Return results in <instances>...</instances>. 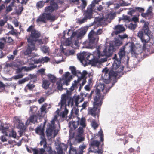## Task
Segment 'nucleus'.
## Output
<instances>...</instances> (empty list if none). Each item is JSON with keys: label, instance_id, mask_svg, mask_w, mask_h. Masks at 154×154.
Masks as SVG:
<instances>
[{"label": "nucleus", "instance_id": "1", "mask_svg": "<svg viewBox=\"0 0 154 154\" xmlns=\"http://www.w3.org/2000/svg\"><path fill=\"white\" fill-rule=\"evenodd\" d=\"M78 82L76 81H74V83L69 88V90L67 91L66 94L61 95V100L58 103V105L62 111L59 114L60 110L58 109L56 112L57 115H55L54 119L51 121V122L48 123L46 132L48 137L51 138L53 136L54 137L57 134L59 131L55 127V122L57 121L59 117L60 119H64L67 116L69 112L68 107H69L70 102L72 100V98L70 96L72 94V92L77 88Z\"/></svg>", "mask_w": 154, "mask_h": 154}, {"label": "nucleus", "instance_id": "2", "mask_svg": "<svg viewBox=\"0 0 154 154\" xmlns=\"http://www.w3.org/2000/svg\"><path fill=\"white\" fill-rule=\"evenodd\" d=\"M96 89V95L94 99V107L88 109V114L94 116H96L99 107L102 104V101L104 95L108 91L106 89H105V85L103 84L98 85Z\"/></svg>", "mask_w": 154, "mask_h": 154}, {"label": "nucleus", "instance_id": "3", "mask_svg": "<svg viewBox=\"0 0 154 154\" xmlns=\"http://www.w3.org/2000/svg\"><path fill=\"white\" fill-rule=\"evenodd\" d=\"M114 47L112 46H110L108 50V51H106V48L104 49L102 53L101 52L103 49L102 47L100 46L96 48V50L93 53V54L88 53L86 52L85 59L86 62L85 65H87L88 64H94L97 63L96 57L100 58V57L106 56H110L113 53L114 51Z\"/></svg>", "mask_w": 154, "mask_h": 154}, {"label": "nucleus", "instance_id": "4", "mask_svg": "<svg viewBox=\"0 0 154 154\" xmlns=\"http://www.w3.org/2000/svg\"><path fill=\"white\" fill-rule=\"evenodd\" d=\"M99 39V36L96 34V32L92 30L88 35L89 42L85 41L83 42V44L86 45L87 48H92L96 45Z\"/></svg>", "mask_w": 154, "mask_h": 154}, {"label": "nucleus", "instance_id": "5", "mask_svg": "<svg viewBox=\"0 0 154 154\" xmlns=\"http://www.w3.org/2000/svg\"><path fill=\"white\" fill-rule=\"evenodd\" d=\"M113 59H114V62L111 67L112 69L109 72L112 73L114 77H116L118 73L123 71V67L120 65V60L118 58L116 54H115Z\"/></svg>", "mask_w": 154, "mask_h": 154}, {"label": "nucleus", "instance_id": "6", "mask_svg": "<svg viewBox=\"0 0 154 154\" xmlns=\"http://www.w3.org/2000/svg\"><path fill=\"white\" fill-rule=\"evenodd\" d=\"M72 79L71 75L69 72H66L63 75L62 78H57L56 84L58 90L61 91L63 89V84H65L67 85H69L70 81Z\"/></svg>", "mask_w": 154, "mask_h": 154}, {"label": "nucleus", "instance_id": "7", "mask_svg": "<svg viewBox=\"0 0 154 154\" xmlns=\"http://www.w3.org/2000/svg\"><path fill=\"white\" fill-rule=\"evenodd\" d=\"M27 31L31 32L30 37L27 39L28 43H29L30 45L32 44H35L37 39L39 38L40 36V32L34 29L33 26L32 25L30 26L28 28Z\"/></svg>", "mask_w": 154, "mask_h": 154}, {"label": "nucleus", "instance_id": "8", "mask_svg": "<svg viewBox=\"0 0 154 154\" xmlns=\"http://www.w3.org/2000/svg\"><path fill=\"white\" fill-rule=\"evenodd\" d=\"M122 47L124 48V50L126 49H128L129 51L132 54H137L140 53L137 50V48L135 47L134 44L133 42H128Z\"/></svg>", "mask_w": 154, "mask_h": 154}, {"label": "nucleus", "instance_id": "9", "mask_svg": "<svg viewBox=\"0 0 154 154\" xmlns=\"http://www.w3.org/2000/svg\"><path fill=\"white\" fill-rule=\"evenodd\" d=\"M103 74L104 75L103 78L104 79V82L107 84H109L110 82V79L112 78H115L112 73L110 72L109 70L107 68H105L102 70Z\"/></svg>", "mask_w": 154, "mask_h": 154}, {"label": "nucleus", "instance_id": "10", "mask_svg": "<svg viewBox=\"0 0 154 154\" xmlns=\"http://www.w3.org/2000/svg\"><path fill=\"white\" fill-rule=\"evenodd\" d=\"M84 128L83 127H80L78 129L75 137V140L79 143H80L84 140L85 138L83 136Z\"/></svg>", "mask_w": 154, "mask_h": 154}, {"label": "nucleus", "instance_id": "11", "mask_svg": "<svg viewBox=\"0 0 154 154\" xmlns=\"http://www.w3.org/2000/svg\"><path fill=\"white\" fill-rule=\"evenodd\" d=\"M70 68L73 74L77 75L78 80L84 78L87 74V72L85 70L83 71L82 73L79 71L76 72L75 68L73 66L70 67Z\"/></svg>", "mask_w": 154, "mask_h": 154}, {"label": "nucleus", "instance_id": "12", "mask_svg": "<svg viewBox=\"0 0 154 154\" xmlns=\"http://www.w3.org/2000/svg\"><path fill=\"white\" fill-rule=\"evenodd\" d=\"M55 0L51 1L50 5L45 8V12L47 13L52 12L54 10L58 8L57 5L54 2Z\"/></svg>", "mask_w": 154, "mask_h": 154}, {"label": "nucleus", "instance_id": "13", "mask_svg": "<svg viewBox=\"0 0 154 154\" xmlns=\"http://www.w3.org/2000/svg\"><path fill=\"white\" fill-rule=\"evenodd\" d=\"M137 36L141 40L143 44L147 42L150 39L149 36L146 34L144 35L143 31H139L137 33Z\"/></svg>", "mask_w": 154, "mask_h": 154}, {"label": "nucleus", "instance_id": "14", "mask_svg": "<svg viewBox=\"0 0 154 154\" xmlns=\"http://www.w3.org/2000/svg\"><path fill=\"white\" fill-rule=\"evenodd\" d=\"M31 60L32 61V63H47L49 60L50 58L47 57H45L38 59H35L34 57H32L31 58Z\"/></svg>", "mask_w": 154, "mask_h": 154}, {"label": "nucleus", "instance_id": "15", "mask_svg": "<svg viewBox=\"0 0 154 154\" xmlns=\"http://www.w3.org/2000/svg\"><path fill=\"white\" fill-rule=\"evenodd\" d=\"M114 29L115 31L112 33V35H113L114 34L117 35L125 30V28L121 25H119L115 26L114 28Z\"/></svg>", "mask_w": 154, "mask_h": 154}, {"label": "nucleus", "instance_id": "16", "mask_svg": "<svg viewBox=\"0 0 154 154\" xmlns=\"http://www.w3.org/2000/svg\"><path fill=\"white\" fill-rule=\"evenodd\" d=\"M153 9V7L152 6H150L148 8L146 13H142L141 14V16L145 18L146 19H149L152 17V13Z\"/></svg>", "mask_w": 154, "mask_h": 154}, {"label": "nucleus", "instance_id": "17", "mask_svg": "<svg viewBox=\"0 0 154 154\" xmlns=\"http://www.w3.org/2000/svg\"><path fill=\"white\" fill-rule=\"evenodd\" d=\"M94 8L90 6L87 9V11L86 12L85 17L88 19H91L93 17V14L94 12L95 11L94 10Z\"/></svg>", "mask_w": 154, "mask_h": 154}, {"label": "nucleus", "instance_id": "18", "mask_svg": "<svg viewBox=\"0 0 154 154\" xmlns=\"http://www.w3.org/2000/svg\"><path fill=\"white\" fill-rule=\"evenodd\" d=\"M99 144L100 143L98 141L94 140L92 141L91 142L90 148L91 152H95L94 149H95V150H97Z\"/></svg>", "mask_w": 154, "mask_h": 154}, {"label": "nucleus", "instance_id": "19", "mask_svg": "<svg viewBox=\"0 0 154 154\" xmlns=\"http://www.w3.org/2000/svg\"><path fill=\"white\" fill-rule=\"evenodd\" d=\"M34 50H36V49L35 47V44H32L30 45L29 43H28V48L24 52V54L26 55H29L31 53L32 51Z\"/></svg>", "mask_w": 154, "mask_h": 154}, {"label": "nucleus", "instance_id": "20", "mask_svg": "<svg viewBox=\"0 0 154 154\" xmlns=\"http://www.w3.org/2000/svg\"><path fill=\"white\" fill-rule=\"evenodd\" d=\"M47 14L43 13L40 15L37 19L36 21L37 23L42 22L45 23L47 20Z\"/></svg>", "mask_w": 154, "mask_h": 154}, {"label": "nucleus", "instance_id": "21", "mask_svg": "<svg viewBox=\"0 0 154 154\" xmlns=\"http://www.w3.org/2000/svg\"><path fill=\"white\" fill-rule=\"evenodd\" d=\"M86 52H83L82 53L78 54H77V57L80 61L83 63H85L86 60L85 59Z\"/></svg>", "mask_w": 154, "mask_h": 154}, {"label": "nucleus", "instance_id": "22", "mask_svg": "<svg viewBox=\"0 0 154 154\" xmlns=\"http://www.w3.org/2000/svg\"><path fill=\"white\" fill-rule=\"evenodd\" d=\"M144 23V25L143 27V30L146 35L149 36L151 31L149 30L148 27L149 23L147 22H145Z\"/></svg>", "mask_w": 154, "mask_h": 154}, {"label": "nucleus", "instance_id": "23", "mask_svg": "<svg viewBox=\"0 0 154 154\" xmlns=\"http://www.w3.org/2000/svg\"><path fill=\"white\" fill-rule=\"evenodd\" d=\"M44 126L41 125L38 127L35 131L36 133L41 135V138H43L44 135Z\"/></svg>", "mask_w": 154, "mask_h": 154}, {"label": "nucleus", "instance_id": "24", "mask_svg": "<svg viewBox=\"0 0 154 154\" xmlns=\"http://www.w3.org/2000/svg\"><path fill=\"white\" fill-rule=\"evenodd\" d=\"M36 67L35 66H32L30 67H26V66H23L21 68H18L17 69V72H20L23 70H24V71H30L32 70L34 68H35Z\"/></svg>", "mask_w": 154, "mask_h": 154}, {"label": "nucleus", "instance_id": "25", "mask_svg": "<svg viewBox=\"0 0 154 154\" xmlns=\"http://www.w3.org/2000/svg\"><path fill=\"white\" fill-rule=\"evenodd\" d=\"M37 117L36 115H32L29 118V120L28 119L26 122V125H28L30 122H31L33 123H35L37 122Z\"/></svg>", "mask_w": 154, "mask_h": 154}, {"label": "nucleus", "instance_id": "26", "mask_svg": "<svg viewBox=\"0 0 154 154\" xmlns=\"http://www.w3.org/2000/svg\"><path fill=\"white\" fill-rule=\"evenodd\" d=\"M80 99V97L79 96H75L73 99H72V100L70 102L71 106H72L73 105L74 102H75V106H78V104L79 103V100Z\"/></svg>", "mask_w": 154, "mask_h": 154}, {"label": "nucleus", "instance_id": "27", "mask_svg": "<svg viewBox=\"0 0 154 154\" xmlns=\"http://www.w3.org/2000/svg\"><path fill=\"white\" fill-rule=\"evenodd\" d=\"M78 125V122L77 121H73L70 122L69 123V126L71 130L75 129Z\"/></svg>", "mask_w": 154, "mask_h": 154}, {"label": "nucleus", "instance_id": "28", "mask_svg": "<svg viewBox=\"0 0 154 154\" xmlns=\"http://www.w3.org/2000/svg\"><path fill=\"white\" fill-rule=\"evenodd\" d=\"M78 118V120L77 122H78V125L79 124L82 127L85 128L86 126L85 118L84 117H82L81 119Z\"/></svg>", "mask_w": 154, "mask_h": 154}, {"label": "nucleus", "instance_id": "29", "mask_svg": "<svg viewBox=\"0 0 154 154\" xmlns=\"http://www.w3.org/2000/svg\"><path fill=\"white\" fill-rule=\"evenodd\" d=\"M85 32L83 29L80 30L77 34V38L78 39H81L85 34Z\"/></svg>", "mask_w": 154, "mask_h": 154}, {"label": "nucleus", "instance_id": "30", "mask_svg": "<svg viewBox=\"0 0 154 154\" xmlns=\"http://www.w3.org/2000/svg\"><path fill=\"white\" fill-rule=\"evenodd\" d=\"M50 85V82L48 80L46 79L43 80L42 86L43 88L47 89L49 87Z\"/></svg>", "mask_w": 154, "mask_h": 154}, {"label": "nucleus", "instance_id": "31", "mask_svg": "<svg viewBox=\"0 0 154 154\" xmlns=\"http://www.w3.org/2000/svg\"><path fill=\"white\" fill-rule=\"evenodd\" d=\"M125 51L124 48L122 47L120 49V51L118 53L120 59V60L123 58H124L125 57Z\"/></svg>", "mask_w": 154, "mask_h": 154}, {"label": "nucleus", "instance_id": "32", "mask_svg": "<svg viewBox=\"0 0 154 154\" xmlns=\"http://www.w3.org/2000/svg\"><path fill=\"white\" fill-rule=\"evenodd\" d=\"M47 76L50 81L52 83H55L57 80V81L56 77L53 75L49 74L47 75Z\"/></svg>", "mask_w": 154, "mask_h": 154}, {"label": "nucleus", "instance_id": "33", "mask_svg": "<svg viewBox=\"0 0 154 154\" xmlns=\"http://www.w3.org/2000/svg\"><path fill=\"white\" fill-rule=\"evenodd\" d=\"M5 66H6V67H7L8 68L10 69H11V68L14 67H18V66L15 64V63L14 62H11L10 63H6L5 64Z\"/></svg>", "mask_w": 154, "mask_h": 154}, {"label": "nucleus", "instance_id": "34", "mask_svg": "<svg viewBox=\"0 0 154 154\" xmlns=\"http://www.w3.org/2000/svg\"><path fill=\"white\" fill-rule=\"evenodd\" d=\"M41 51L44 53H48L49 51V47L46 46H42L40 47Z\"/></svg>", "mask_w": 154, "mask_h": 154}, {"label": "nucleus", "instance_id": "35", "mask_svg": "<svg viewBox=\"0 0 154 154\" xmlns=\"http://www.w3.org/2000/svg\"><path fill=\"white\" fill-rule=\"evenodd\" d=\"M131 19L129 17L123 15L122 17L119 18V20H123L125 21L129 22L131 21Z\"/></svg>", "mask_w": 154, "mask_h": 154}, {"label": "nucleus", "instance_id": "36", "mask_svg": "<svg viewBox=\"0 0 154 154\" xmlns=\"http://www.w3.org/2000/svg\"><path fill=\"white\" fill-rule=\"evenodd\" d=\"M82 4L80 6H78V8L82 10L85 8L87 5V3L84 0H82Z\"/></svg>", "mask_w": 154, "mask_h": 154}, {"label": "nucleus", "instance_id": "37", "mask_svg": "<svg viewBox=\"0 0 154 154\" xmlns=\"http://www.w3.org/2000/svg\"><path fill=\"white\" fill-rule=\"evenodd\" d=\"M0 130H2V133L3 134H5L6 136H8V134L7 132L8 131V129L7 128L4 127L3 126H1L0 127Z\"/></svg>", "mask_w": 154, "mask_h": 154}, {"label": "nucleus", "instance_id": "38", "mask_svg": "<svg viewBox=\"0 0 154 154\" xmlns=\"http://www.w3.org/2000/svg\"><path fill=\"white\" fill-rule=\"evenodd\" d=\"M29 80V77H26L21 80H19L18 82V83L20 84H23L25 82L28 81Z\"/></svg>", "mask_w": 154, "mask_h": 154}, {"label": "nucleus", "instance_id": "39", "mask_svg": "<svg viewBox=\"0 0 154 154\" xmlns=\"http://www.w3.org/2000/svg\"><path fill=\"white\" fill-rule=\"evenodd\" d=\"M45 3L43 1H40L37 3L36 6L38 8H42L44 5Z\"/></svg>", "mask_w": 154, "mask_h": 154}, {"label": "nucleus", "instance_id": "40", "mask_svg": "<svg viewBox=\"0 0 154 154\" xmlns=\"http://www.w3.org/2000/svg\"><path fill=\"white\" fill-rule=\"evenodd\" d=\"M91 125L94 130H95L98 126V125L94 120H93L91 122Z\"/></svg>", "mask_w": 154, "mask_h": 154}, {"label": "nucleus", "instance_id": "41", "mask_svg": "<svg viewBox=\"0 0 154 154\" xmlns=\"http://www.w3.org/2000/svg\"><path fill=\"white\" fill-rule=\"evenodd\" d=\"M129 9L130 11L128 12V14L132 15V14L136 11V7L130 8Z\"/></svg>", "mask_w": 154, "mask_h": 154}, {"label": "nucleus", "instance_id": "42", "mask_svg": "<svg viewBox=\"0 0 154 154\" xmlns=\"http://www.w3.org/2000/svg\"><path fill=\"white\" fill-rule=\"evenodd\" d=\"M47 20H49L51 21H54L55 19V17L48 14H47Z\"/></svg>", "mask_w": 154, "mask_h": 154}, {"label": "nucleus", "instance_id": "43", "mask_svg": "<svg viewBox=\"0 0 154 154\" xmlns=\"http://www.w3.org/2000/svg\"><path fill=\"white\" fill-rule=\"evenodd\" d=\"M69 154H77L75 149L71 147L69 149Z\"/></svg>", "mask_w": 154, "mask_h": 154}, {"label": "nucleus", "instance_id": "44", "mask_svg": "<svg viewBox=\"0 0 154 154\" xmlns=\"http://www.w3.org/2000/svg\"><path fill=\"white\" fill-rule=\"evenodd\" d=\"M100 57L99 58H99L97 59V63H102L104 62H106L107 61V58H100Z\"/></svg>", "mask_w": 154, "mask_h": 154}, {"label": "nucleus", "instance_id": "45", "mask_svg": "<svg viewBox=\"0 0 154 154\" xmlns=\"http://www.w3.org/2000/svg\"><path fill=\"white\" fill-rule=\"evenodd\" d=\"M115 45L116 46H119L122 45V42L118 39H117L115 41Z\"/></svg>", "mask_w": 154, "mask_h": 154}, {"label": "nucleus", "instance_id": "46", "mask_svg": "<svg viewBox=\"0 0 154 154\" xmlns=\"http://www.w3.org/2000/svg\"><path fill=\"white\" fill-rule=\"evenodd\" d=\"M8 136L10 137H12L14 138H16V133L14 131L12 130L8 134Z\"/></svg>", "mask_w": 154, "mask_h": 154}, {"label": "nucleus", "instance_id": "47", "mask_svg": "<svg viewBox=\"0 0 154 154\" xmlns=\"http://www.w3.org/2000/svg\"><path fill=\"white\" fill-rule=\"evenodd\" d=\"M59 146L63 151L66 150L67 148V146L64 143L61 144Z\"/></svg>", "mask_w": 154, "mask_h": 154}, {"label": "nucleus", "instance_id": "48", "mask_svg": "<svg viewBox=\"0 0 154 154\" xmlns=\"http://www.w3.org/2000/svg\"><path fill=\"white\" fill-rule=\"evenodd\" d=\"M137 25L135 23H130L128 26V28L130 29H134L136 27Z\"/></svg>", "mask_w": 154, "mask_h": 154}, {"label": "nucleus", "instance_id": "49", "mask_svg": "<svg viewBox=\"0 0 154 154\" xmlns=\"http://www.w3.org/2000/svg\"><path fill=\"white\" fill-rule=\"evenodd\" d=\"M27 86L29 89L31 90L35 87V85L29 82L27 85Z\"/></svg>", "mask_w": 154, "mask_h": 154}, {"label": "nucleus", "instance_id": "50", "mask_svg": "<svg viewBox=\"0 0 154 154\" xmlns=\"http://www.w3.org/2000/svg\"><path fill=\"white\" fill-rule=\"evenodd\" d=\"M101 1V0H93L92 1V3L91 5L90 6L93 8H94L95 4H98V3L100 2Z\"/></svg>", "mask_w": 154, "mask_h": 154}, {"label": "nucleus", "instance_id": "51", "mask_svg": "<svg viewBox=\"0 0 154 154\" xmlns=\"http://www.w3.org/2000/svg\"><path fill=\"white\" fill-rule=\"evenodd\" d=\"M98 135L100 137L101 140L103 141V134L102 130L101 129L100 131L98 132Z\"/></svg>", "mask_w": 154, "mask_h": 154}, {"label": "nucleus", "instance_id": "52", "mask_svg": "<svg viewBox=\"0 0 154 154\" xmlns=\"http://www.w3.org/2000/svg\"><path fill=\"white\" fill-rule=\"evenodd\" d=\"M23 76L24 75L23 74H20L13 76V78L14 79L17 80L18 79L22 78Z\"/></svg>", "mask_w": 154, "mask_h": 154}, {"label": "nucleus", "instance_id": "53", "mask_svg": "<svg viewBox=\"0 0 154 154\" xmlns=\"http://www.w3.org/2000/svg\"><path fill=\"white\" fill-rule=\"evenodd\" d=\"M48 151L50 154H56V152L54 151H53L52 150L51 147V146H49L48 147Z\"/></svg>", "mask_w": 154, "mask_h": 154}, {"label": "nucleus", "instance_id": "54", "mask_svg": "<svg viewBox=\"0 0 154 154\" xmlns=\"http://www.w3.org/2000/svg\"><path fill=\"white\" fill-rule=\"evenodd\" d=\"M72 43V42L70 38H68L67 39L65 42V44L66 45H69Z\"/></svg>", "mask_w": 154, "mask_h": 154}, {"label": "nucleus", "instance_id": "55", "mask_svg": "<svg viewBox=\"0 0 154 154\" xmlns=\"http://www.w3.org/2000/svg\"><path fill=\"white\" fill-rule=\"evenodd\" d=\"M56 149L57 151V154H63V150L61 149L60 147L58 146V147H57Z\"/></svg>", "mask_w": 154, "mask_h": 154}, {"label": "nucleus", "instance_id": "56", "mask_svg": "<svg viewBox=\"0 0 154 154\" xmlns=\"http://www.w3.org/2000/svg\"><path fill=\"white\" fill-rule=\"evenodd\" d=\"M7 20L1 19L0 20V26L2 27L4 26L5 24L7 22Z\"/></svg>", "mask_w": 154, "mask_h": 154}, {"label": "nucleus", "instance_id": "57", "mask_svg": "<svg viewBox=\"0 0 154 154\" xmlns=\"http://www.w3.org/2000/svg\"><path fill=\"white\" fill-rule=\"evenodd\" d=\"M18 128L20 129H23L24 127V123L22 122L21 121L18 123Z\"/></svg>", "mask_w": 154, "mask_h": 154}, {"label": "nucleus", "instance_id": "58", "mask_svg": "<svg viewBox=\"0 0 154 154\" xmlns=\"http://www.w3.org/2000/svg\"><path fill=\"white\" fill-rule=\"evenodd\" d=\"M85 147L86 146L84 144L81 145L79 146V149L80 153H82L83 152L84 150L85 149Z\"/></svg>", "mask_w": 154, "mask_h": 154}, {"label": "nucleus", "instance_id": "59", "mask_svg": "<svg viewBox=\"0 0 154 154\" xmlns=\"http://www.w3.org/2000/svg\"><path fill=\"white\" fill-rule=\"evenodd\" d=\"M72 112H74L76 115H77L79 112V110L78 108H74L72 110L71 113Z\"/></svg>", "mask_w": 154, "mask_h": 154}, {"label": "nucleus", "instance_id": "60", "mask_svg": "<svg viewBox=\"0 0 154 154\" xmlns=\"http://www.w3.org/2000/svg\"><path fill=\"white\" fill-rule=\"evenodd\" d=\"M37 109V108L35 106H32L30 108V111L32 112H35Z\"/></svg>", "mask_w": 154, "mask_h": 154}, {"label": "nucleus", "instance_id": "61", "mask_svg": "<svg viewBox=\"0 0 154 154\" xmlns=\"http://www.w3.org/2000/svg\"><path fill=\"white\" fill-rule=\"evenodd\" d=\"M119 38L121 39H124L128 38V35L126 34L119 35Z\"/></svg>", "mask_w": 154, "mask_h": 154}, {"label": "nucleus", "instance_id": "62", "mask_svg": "<svg viewBox=\"0 0 154 154\" xmlns=\"http://www.w3.org/2000/svg\"><path fill=\"white\" fill-rule=\"evenodd\" d=\"M47 107L46 104H44L40 108L41 111L42 112H45L46 109V108Z\"/></svg>", "mask_w": 154, "mask_h": 154}, {"label": "nucleus", "instance_id": "63", "mask_svg": "<svg viewBox=\"0 0 154 154\" xmlns=\"http://www.w3.org/2000/svg\"><path fill=\"white\" fill-rule=\"evenodd\" d=\"M15 57L14 55H9L7 56L8 59L10 60H13Z\"/></svg>", "mask_w": 154, "mask_h": 154}, {"label": "nucleus", "instance_id": "64", "mask_svg": "<svg viewBox=\"0 0 154 154\" xmlns=\"http://www.w3.org/2000/svg\"><path fill=\"white\" fill-rule=\"evenodd\" d=\"M136 11L137 10L138 11L141 12H142V13H143V12H144V8L141 7H136Z\"/></svg>", "mask_w": 154, "mask_h": 154}]
</instances>
